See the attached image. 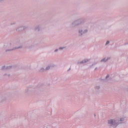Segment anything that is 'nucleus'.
I'll return each instance as SVG.
<instances>
[{
    "mask_svg": "<svg viewBox=\"0 0 128 128\" xmlns=\"http://www.w3.org/2000/svg\"><path fill=\"white\" fill-rule=\"evenodd\" d=\"M108 124L112 128H116L118 126V119H110L108 120Z\"/></svg>",
    "mask_w": 128,
    "mask_h": 128,
    "instance_id": "nucleus-1",
    "label": "nucleus"
},
{
    "mask_svg": "<svg viewBox=\"0 0 128 128\" xmlns=\"http://www.w3.org/2000/svg\"><path fill=\"white\" fill-rule=\"evenodd\" d=\"M84 22V19L80 18L73 22L72 24V26H80V24H82Z\"/></svg>",
    "mask_w": 128,
    "mask_h": 128,
    "instance_id": "nucleus-2",
    "label": "nucleus"
},
{
    "mask_svg": "<svg viewBox=\"0 0 128 128\" xmlns=\"http://www.w3.org/2000/svg\"><path fill=\"white\" fill-rule=\"evenodd\" d=\"M88 28H84V30L82 29H79L78 32V34L80 36H82L83 34H88Z\"/></svg>",
    "mask_w": 128,
    "mask_h": 128,
    "instance_id": "nucleus-3",
    "label": "nucleus"
},
{
    "mask_svg": "<svg viewBox=\"0 0 128 128\" xmlns=\"http://www.w3.org/2000/svg\"><path fill=\"white\" fill-rule=\"evenodd\" d=\"M20 48H22V45H20L19 46H16L11 49H6V52H12V50H18Z\"/></svg>",
    "mask_w": 128,
    "mask_h": 128,
    "instance_id": "nucleus-4",
    "label": "nucleus"
},
{
    "mask_svg": "<svg viewBox=\"0 0 128 128\" xmlns=\"http://www.w3.org/2000/svg\"><path fill=\"white\" fill-rule=\"evenodd\" d=\"M24 28H26V27L24 26H20L16 28V31L17 32H22V30H24Z\"/></svg>",
    "mask_w": 128,
    "mask_h": 128,
    "instance_id": "nucleus-5",
    "label": "nucleus"
},
{
    "mask_svg": "<svg viewBox=\"0 0 128 128\" xmlns=\"http://www.w3.org/2000/svg\"><path fill=\"white\" fill-rule=\"evenodd\" d=\"M110 60V57H105L102 58L100 62H106L108 60Z\"/></svg>",
    "mask_w": 128,
    "mask_h": 128,
    "instance_id": "nucleus-6",
    "label": "nucleus"
},
{
    "mask_svg": "<svg viewBox=\"0 0 128 128\" xmlns=\"http://www.w3.org/2000/svg\"><path fill=\"white\" fill-rule=\"evenodd\" d=\"M6 96H2L0 98V102H6Z\"/></svg>",
    "mask_w": 128,
    "mask_h": 128,
    "instance_id": "nucleus-7",
    "label": "nucleus"
},
{
    "mask_svg": "<svg viewBox=\"0 0 128 128\" xmlns=\"http://www.w3.org/2000/svg\"><path fill=\"white\" fill-rule=\"evenodd\" d=\"M124 118H120V119H117L118 120V124H122V122H124Z\"/></svg>",
    "mask_w": 128,
    "mask_h": 128,
    "instance_id": "nucleus-8",
    "label": "nucleus"
},
{
    "mask_svg": "<svg viewBox=\"0 0 128 128\" xmlns=\"http://www.w3.org/2000/svg\"><path fill=\"white\" fill-rule=\"evenodd\" d=\"M90 62V59H84L79 62L78 64H86V62Z\"/></svg>",
    "mask_w": 128,
    "mask_h": 128,
    "instance_id": "nucleus-9",
    "label": "nucleus"
},
{
    "mask_svg": "<svg viewBox=\"0 0 128 128\" xmlns=\"http://www.w3.org/2000/svg\"><path fill=\"white\" fill-rule=\"evenodd\" d=\"M52 64H49L48 65L45 70H50V68H52Z\"/></svg>",
    "mask_w": 128,
    "mask_h": 128,
    "instance_id": "nucleus-10",
    "label": "nucleus"
},
{
    "mask_svg": "<svg viewBox=\"0 0 128 128\" xmlns=\"http://www.w3.org/2000/svg\"><path fill=\"white\" fill-rule=\"evenodd\" d=\"M40 29L41 28L40 26H36L34 28V30H36V32H40Z\"/></svg>",
    "mask_w": 128,
    "mask_h": 128,
    "instance_id": "nucleus-11",
    "label": "nucleus"
},
{
    "mask_svg": "<svg viewBox=\"0 0 128 128\" xmlns=\"http://www.w3.org/2000/svg\"><path fill=\"white\" fill-rule=\"evenodd\" d=\"M18 44V42H12L11 43H10V46H16Z\"/></svg>",
    "mask_w": 128,
    "mask_h": 128,
    "instance_id": "nucleus-12",
    "label": "nucleus"
},
{
    "mask_svg": "<svg viewBox=\"0 0 128 128\" xmlns=\"http://www.w3.org/2000/svg\"><path fill=\"white\" fill-rule=\"evenodd\" d=\"M39 72H46V68H41L39 70Z\"/></svg>",
    "mask_w": 128,
    "mask_h": 128,
    "instance_id": "nucleus-13",
    "label": "nucleus"
},
{
    "mask_svg": "<svg viewBox=\"0 0 128 128\" xmlns=\"http://www.w3.org/2000/svg\"><path fill=\"white\" fill-rule=\"evenodd\" d=\"M12 68V67L11 66H3L2 67V68L4 69V68H6V70H10V68Z\"/></svg>",
    "mask_w": 128,
    "mask_h": 128,
    "instance_id": "nucleus-14",
    "label": "nucleus"
},
{
    "mask_svg": "<svg viewBox=\"0 0 128 128\" xmlns=\"http://www.w3.org/2000/svg\"><path fill=\"white\" fill-rule=\"evenodd\" d=\"M96 64H98V62H94L92 64V65H91V66H90V68H92V66H96Z\"/></svg>",
    "mask_w": 128,
    "mask_h": 128,
    "instance_id": "nucleus-15",
    "label": "nucleus"
},
{
    "mask_svg": "<svg viewBox=\"0 0 128 128\" xmlns=\"http://www.w3.org/2000/svg\"><path fill=\"white\" fill-rule=\"evenodd\" d=\"M96 90H98L100 88V86H95Z\"/></svg>",
    "mask_w": 128,
    "mask_h": 128,
    "instance_id": "nucleus-16",
    "label": "nucleus"
},
{
    "mask_svg": "<svg viewBox=\"0 0 128 128\" xmlns=\"http://www.w3.org/2000/svg\"><path fill=\"white\" fill-rule=\"evenodd\" d=\"M64 48H66V47H60L58 48V50H64Z\"/></svg>",
    "mask_w": 128,
    "mask_h": 128,
    "instance_id": "nucleus-17",
    "label": "nucleus"
},
{
    "mask_svg": "<svg viewBox=\"0 0 128 128\" xmlns=\"http://www.w3.org/2000/svg\"><path fill=\"white\" fill-rule=\"evenodd\" d=\"M110 78V75H107L106 77V80H108V78Z\"/></svg>",
    "mask_w": 128,
    "mask_h": 128,
    "instance_id": "nucleus-18",
    "label": "nucleus"
},
{
    "mask_svg": "<svg viewBox=\"0 0 128 128\" xmlns=\"http://www.w3.org/2000/svg\"><path fill=\"white\" fill-rule=\"evenodd\" d=\"M110 44V41L108 40V41H106V42L105 44V46H108V44Z\"/></svg>",
    "mask_w": 128,
    "mask_h": 128,
    "instance_id": "nucleus-19",
    "label": "nucleus"
},
{
    "mask_svg": "<svg viewBox=\"0 0 128 128\" xmlns=\"http://www.w3.org/2000/svg\"><path fill=\"white\" fill-rule=\"evenodd\" d=\"M58 52V49H56V50H54V52Z\"/></svg>",
    "mask_w": 128,
    "mask_h": 128,
    "instance_id": "nucleus-20",
    "label": "nucleus"
},
{
    "mask_svg": "<svg viewBox=\"0 0 128 128\" xmlns=\"http://www.w3.org/2000/svg\"><path fill=\"white\" fill-rule=\"evenodd\" d=\"M16 24V22H13L10 24V25L12 26L13 24Z\"/></svg>",
    "mask_w": 128,
    "mask_h": 128,
    "instance_id": "nucleus-21",
    "label": "nucleus"
},
{
    "mask_svg": "<svg viewBox=\"0 0 128 128\" xmlns=\"http://www.w3.org/2000/svg\"><path fill=\"white\" fill-rule=\"evenodd\" d=\"M25 92H28V88H27L25 90Z\"/></svg>",
    "mask_w": 128,
    "mask_h": 128,
    "instance_id": "nucleus-22",
    "label": "nucleus"
},
{
    "mask_svg": "<svg viewBox=\"0 0 128 128\" xmlns=\"http://www.w3.org/2000/svg\"><path fill=\"white\" fill-rule=\"evenodd\" d=\"M50 128V126H48V127H47V128Z\"/></svg>",
    "mask_w": 128,
    "mask_h": 128,
    "instance_id": "nucleus-23",
    "label": "nucleus"
},
{
    "mask_svg": "<svg viewBox=\"0 0 128 128\" xmlns=\"http://www.w3.org/2000/svg\"><path fill=\"white\" fill-rule=\"evenodd\" d=\"M2 1H4V0H0V2H2Z\"/></svg>",
    "mask_w": 128,
    "mask_h": 128,
    "instance_id": "nucleus-24",
    "label": "nucleus"
},
{
    "mask_svg": "<svg viewBox=\"0 0 128 128\" xmlns=\"http://www.w3.org/2000/svg\"><path fill=\"white\" fill-rule=\"evenodd\" d=\"M6 76H10V74H6Z\"/></svg>",
    "mask_w": 128,
    "mask_h": 128,
    "instance_id": "nucleus-25",
    "label": "nucleus"
},
{
    "mask_svg": "<svg viewBox=\"0 0 128 128\" xmlns=\"http://www.w3.org/2000/svg\"><path fill=\"white\" fill-rule=\"evenodd\" d=\"M98 70V68H95V70Z\"/></svg>",
    "mask_w": 128,
    "mask_h": 128,
    "instance_id": "nucleus-26",
    "label": "nucleus"
},
{
    "mask_svg": "<svg viewBox=\"0 0 128 128\" xmlns=\"http://www.w3.org/2000/svg\"><path fill=\"white\" fill-rule=\"evenodd\" d=\"M94 116L96 117V114H94Z\"/></svg>",
    "mask_w": 128,
    "mask_h": 128,
    "instance_id": "nucleus-27",
    "label": "nucleus"
}]
</instances>
